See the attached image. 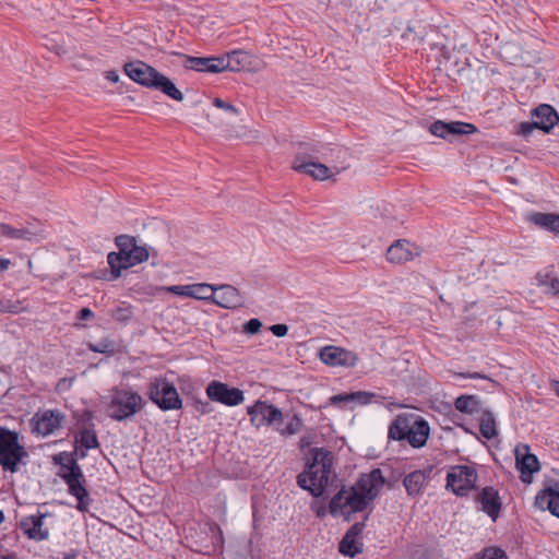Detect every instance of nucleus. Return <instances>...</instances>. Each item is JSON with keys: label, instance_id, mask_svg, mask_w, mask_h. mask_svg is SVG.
<instances>
[{"label": "nucleus", "instance_id": "nucleus-1", "mask_svg": "<svg viewBox=\"0 0 559 559\" xmlns=\"http://www.w3.org/2000/svg\"><path fill=\"white\" fill-rule=\"evenodd\" d=\"M385 479L380 468L362 474L349 488H342L331 500L329 509L332 515H346L360 512L379 495Z\"/></svg>", "mask_w": 559, "mask_h": 559}, {"label": "nucleus", "instance_id": "nucleus-2", "mask_svg": "<svg viewBox=\"0 0 559 559\" xmlns=\"http://www.w3.org/2000/svg\"><path fill=\"white\" fill-rule=\"evenodd\" d=\"M311 462H307L306 468L297 477L300 488L311 492L313 497H321L330 481L333 457L324 449L310 451Z\"/></svg>", "mask_w": 559, "mask_h": 559}, {"label": "nucleus", "instance_id": "nucleus-3", "mask_svg": "<svg viewBox=\"0 0 559 559\" xmlns=\"http://www.w3.org/2000/svg\"><path fill=\"white\" fill-rule=\"evenodd\" d=\"M428 423L415 414H400L389 426V438L406 441L412 448H423L429 437Z\"/></svg>", "mask_w": 559, "mask_h": 559}, {"label": "nucleus", "instance_id": "nucleus-4", "mask_svg": "<svg viewBox=\"0 0 559 559\" xmlns=\"http://www.w3.org/2000/svg\"><path fill=\"white\" fill-rule=\"evenodd\" d=\"M144 404L143 397L131 388H114L107 404V414L114 420L123 421L139 413Z\"/></svg>", "mask_w": 559, "mask_h": 559}, {"label": "nucleus", "instance_id": "nucleus-5", "mask_svg": "<svg viewBox=\"0 0 559 559\" xmlns=\"http://www.w3.org/2000/svg\"><path fill=\"white\" fill-rule=\"evenodd\" d=\"M27 456L25 447L20 443L19 433L0 425V466L2 469L15 473L19 469V464L23 463Z\"/></svg>", "mask_w": 559, "mask_h": 559}, {"label": "nucleus", "instance_id": "nucleus-6", "mask_svg": "<svg viewBox=\"0 0 559 559\" xmlns=\"http://www.w3.org/2000/svg\"><path fill=\"white\" fill-rule=\"evenodd\" d=\"M150 400L162 411L180 409L182 401L176 386L165 378H154L147 390Z\"/></svg>", "mask_w": 559, "mask_h": 559}, {"label": "nucleus", "instance_id": "nucleus-7", "mask_svg": "<svg viewBox=\"0 0 559 559\" xmlns=\"http://www.w3.org/2000/svg\"><path fill=\"white\" fill-rule=\"evenodd\" d=\"M477 479L478 475L475 467L455 465L447 474V489L456 496L464 497L475 488Z\"/></svg>", "mask_w": 559, "mask_h": 559}, {"label": "nucleus", "instance_id": "nucleus-8", "mask_svg": "<svg viewBox=\"0 0 559 559\" xmlns=\"http://www.w3.org/2000/svg\"><path fill=\"white\" fill-rule=\"evenodd\" d=\"M136 238L129 235H120L115 239V243L118 247V252H110L107 257L108 264L111 269V274L115 278L119 277L122 270H127L132 266V253Z\"/></svg>", "mask_w": 559, "mask_h": 559}, {"label": "nucleus", "instance_id": "nucleus-9", "mask_svg": "<svg viewBox=\"0 0 559 559\" xmlns=\"http://www.w3.org/2000/svg\"><path fill=\"white\" fill-rule=\"evenodd\" d=\"M247 411L251 424L257 428L275 425L283 420L281 409L264 401H257Z\"/></svg>", "mask_w": 559, "mask_h": 559}, {"label": "nucleus", "instance_id": "nucleus-10", "mask_svg": "<svg viewBox=\"0 0 559 559\" xmlns=\"http://www.w3.org/2000/svg\"><path fill=\"white\" fill-rule=\"evenodd\" d=\"M429 132L449 142L455 136L469 135L477 132V128L469 122L437 120L429 127Z\"/></svg>", "mask_w": 559, "mask_h": 559}, {"label": "nucleus", "instance_id": "nucleus-11", "mask_svg": "<svg viewBox=\"0 0 559 559\" xmlns=\"http://www.w3.org/2000/svg\"><path fill=\"white\" fill-rule=\"evenodd\" d=\"M206 395L213 402L227 406H236L243 401V392L237 388H229L221 381H212L206 388Z\"/></svg>", "mask_w": 559, "mask_h": 559}, {"label": "nucleus", "instance_id": "nucleus-12", "mask_svg": "<svg viewBox=\"0 0 559 559\" xmlns=\"http://www.w3.org/2000/svg\"><path fill=\"white\" fill-rule=\"evenodd\" d=\"M75 472L61 473L60 476L69 487V492L78 499V509L86 511L91 499L87 490L83 486L84 476L80 466L74 467Z\"/></svg>", "mask_w": 559, "mask_h": 559}, {"label": "nucleus", "instance_id": "nucleus-13", "mask_svg": "<svg viewBox=\"0 0 559 559\" xmlns=\"http://www.w3.org/2000/svg\"><path fill=\"white\" fill-rule=\"evenodd\" d=\"M126 74L135 83L153 88L159 72L143 61L128 62L123 67Z\"/></svg>", "mask_w": 559, "mask_h": 559}, {"label": "nucleus", "instance_id": "nucleus-14", "mask_svg": "<svg viewBox=\"0 0 559 559\" xmlns=\"http://www.w3.org/2000/svg\"><path fill=\"white\" fill-rule=\"evenodd\" d=\"M292 167L296 171L309 175L317 180H325L333 175L328 166L316 163L311 157L301 154L295 156Z\"/></svg>", "mask_w": 559, "mask_h": 559}, {"label": "nucleus", "instance_id": "nucleus-15", "mask_svg": "<svg viewBox=\"0 0 559 559\" xmlns=\"http://www.w3.org/2000/svg\"><path fill=\"white\" fill-rule=\"evenodd\" d=\"M320 358L330 366L354 367L358 361L355 353L336 346L323 347L320 350Z\"/></svg>", "mask_w": 559, "mask_h": 559}, {"label": "nucleus", "instance_id": "nucleus-16", "mask_svg": "<svg viewBox=\"0 0 559 559\" xmlns=\"http://www.w3.org/2000/svg\"><path fill=\"white\" fill-rule=\"evenodd\" d=\"M217 292L214 293L212 304L224 309H236L245 304L241 293L233 285H216Z\"/></svg>", "mask_w": 559, "mask_h": 559}, {"label": "nucleus", "instance_id": "nucleus-17", "mask_svg": "<svg viewBox=\"0 0 559 559\" xmlns=\"http://www.w3.org/2000/svg\"><path fill=\"white\" fill-rule=\"evenodd\" d=\"M365 530V523H355L344 535L340 542V552L354 558L362 550V543L360 540L361 534Z\"/></svg>", "mask_w": 559, "mask_h": 559}, {"label": "nucleus", "instance_id": "nucleus-18", "mask_svg": "<svg viewBox=\"0 0 559 559\" xmlns=\"http://www.w3.org/2000/svg\"><path fill=\"white\" fill-rule=\"evenodd\" d=\"M47 513L32 514L25 516L20 522V527L23 533L31 539L44 540L49 536V530L44 526V519Z\"/></svg>", "mask_w": 559, "mask_h": 559}, {"label": "nucleus", "instance_id": "nucleus-19", "mask_svg": "<svg viewBox=\"0 0 559 559\" xmlns=\"http://www.w3.org/2000/svg\"><path fill=\"white\" fill-rule=\"evenodd\" d=\"M419 252L417 247L406 239H399L386 250V259L394 264H403L413 260Z\"/></svg>", "mask_w": 559, "mask_h": 559}, {"label": "nucleus", "instance_id": "nucleus-20", "mask_svg": "<svg viewBox=\"0 0 559 559\" xmlns=\"http://www.w3.org/2000/svg\"><path fill=\"white\" fill-rule=\"evenodd\" d=\"M63 418L59 411L48 409L40 415L36 414L33 430L41 436L51 435L61 427Z\"/></svg>", "mask_w": 559, "mask_h": 559}, {"label": "nucleus", "instance_id": "nucleus-21", "mask_svg": "<svg viewBox=\"0 0 559 559\" xmlns=\"http://www.w3.org/2000/svg\"><path fill=\"white\" fill-rule=\"evenodd\" d=\"M476 501L480 504V510L496 521L501 511V500L498 490L487 486L477 495Z\"/></svg>", "mask_w": 559, "mask_h": 559}, {"label": "nucleus", "instance_id": "nucleus-22", "mask_svg": "<svg viewBox=\"0 0 559 559\" xmlns=\"http://www.w3.org/2000/svg\"><path fill=\"white\" fill-rule=\"evenodd\" d=\"M515 461L516 466L521 472V478L523 481H526L525 476H532V474L538 472L539 469L537 457L530 453V447L526 444L516 445Z\"/></svg>", "mask_w": 559, "mask_h": 559}, {"label": "nucleus", "instance_id": "nucleus-23", "mask_svg": "<svg viewBox=\"0 0 559 559\" xmlns=\"http://www.w3.org/2000/svg\"><path fill=\"white\" fill-rule=\"evenodd\" d=\"M185 67L199 72L219 73L224 71L223 57H186Z\"/></svg>", "mask_w": 559, "mask_h": 559}, {"label": "nucleus", "instance_id": "nucleus-24", "mask_svg": "<svg viewBox=\"0 0 559 559\" xmlns=\"http://www.w3.org/2000/svg\"><path fill=\"white\" fill-rule=\"evenodd\" d=\"M540 509H548L552 515L559 518V483H554L540 491L535 499Z\"/></svg>", "mask_w": 559, "mask_h": 559}, {"label": "nucleus", "instance_id": "nucleus-25", "mask_svg": "<svg viewBox=\"0 0 559 559\" xmlns=\"http://www.w3.org/2000/svg\"><path fill=\"white\" fill-rule=\"evenodd\" d=\"M222 57L224 71L248 70L252 63V56L245 50H233Z\"/></svg>", "mask_w": 559, "mask_h": 559}, {"label": "nucleus", "instance_id": "nucleus-26", "mask_svg": "<svg viewBox=\"0 0 559 559\" xmlns=\"http://www.w3.org/2000/svg\"><path fill=\"white\" fill-rule=\"evenodd\" d=\"M533 117L535 118V126H537V129H540L544 132H549L559 121L557 111L554 107L547 104L539 105L535 108Z\"/></svg>", "mask_w": 559, "mask_h": 559}, {"label": "nucleus", "instance_id": "nucleus-27", "mask_svg": "<svg viewBox=\"0 0 559 559\" xmlns=\"http://www.w3.org/2000/svg\"><path fill=\"white\" fill-rule=\"evenodd\" d=\"M45 238V230L37 223H27L22 227H13L10 239L38 242Z\"/></svg>", "mask_w": 559, "mask_h": 559}, {"label": "nucleus", "instance_id": "nucleus-28", "mask_svg": "<svg viewBox=\"0 0 559 559\" xmlns=\"http://www.w3.org/2000/svg\"><path fill=\"white\" fill-rule=\"evenodd\" d=\"M427 473L424 471H414L404 477L403 485L411 497L418 496L426 483Z\"/></svg>", "mask_w": 559, "mask_h": 559}, {"label": "nucleus", "instance_id": "nucleus-29", "mask_svg": "<svg viewBox=\"0 0 559 559\" xmlns=\"http://www.w3.org/2000/svg\"><path fill=\"white\" fill-rule=\"evenodd\" d=\"M534 225L551 233H559V214L536 212L530 216Z\"/></svg>", "mask_w": 559, "mask_h": 559}, {"label": "nucleus", "instance_id": "nucleus-30", "mask_svg": "<svg viewBox=\"0 0 559 559\" xmlns=\"http://www.w3.org/2000/svg\"><path fill=\"white\" fill-rule=\"evenodd\" d=\"M75 442L81 445V448H84L85 450L96 449L99 447V442L94 429V424H90L85 427H83L76 435H75Z\"/></svg>", "mask_w": 559, "mask_h": 559}, {"label": "nucleus", "instance_id": "nucleus-31", "mask_svg": "<svg viewBox=\"0 0 559 559\" xmlns=\"http://www.w3.org/2000/svg\"><path fill=\"white\" fill-rule=\"evenodd\" d=\"M153 90L163 92L165 95L174 100L181 102L183 94L176 87V85L164 74L159 73Z\"/></svg>", "mask_w": 559, "mask_h": 559}, {"label": "nucleus", "instance_id": "nucleus-32", "mask_svg": "<svg viewBox=\"0 0 559 559\" xmlns=\"http://www.w3.org/2000/svg\"><path fill=\"white\" fill-rule=\"evenodd\" d=\"M455 408L465 414H474L478 411L479 402L474 395H461L454 402Z\"/></svg>", "mask_w": 559, "mask_h": 559}, {"label": "nucleus", "instance_id": "nucleus-33", "mask_svg": "<svg viewBox=\"0 0 559 559\" xmlns=\"http://www.w3.org/2000/svg\"><path fill=\"white\" fill-rule=\"evenodd\" d=\"M217 292L216 285L198 283L192 284L191 298L212 302L214 293Z\"/></svg>", "mask_w": 559, "mask_h": 559}, {"label": "nucleus", "instance_id": "nucleus-34", "mask_svg": "<svg viewBox=\"0 0 559 559\" xmlns=\"http://www.w3.org/2000/svg\"><path fill=\"white\" fill-rule=\"evenodd\" d=\"M55 463L60 466L62 473L75 472L74 467L79 466L73 456L67 452L56 455Z\"/></svg>", "mask_w": 559, "mask_h": 559}, {"label": "nucleus", "instance_id": "nucleus-35", "mask_svg": "<svg viewBox=\"0 0 559 559\" xmlns=\"http://www.w3.org/2000/svg\"><path fill=\"white\" fill-rule=\"evenodd\" d=\"M87 347L90 350H92L94 353H99V354H109L110 355V354H114V352H115V344L109 338H103L96 344L88 343Z\"/></svg>", "mask_w": 559, "mask_h": 559}, {"label": "nucleus", "instance_id": "nucleus-36", "mask_svg": "<svg viewBox=\"0 0 559 559\" xmlns=\"http://www.w3.org/2000/svg\"><path fill=\"white\" fill-rule=\"evenodd\" d=\"M480 433L486 439H492L497 436V429H496V423L495 419L491 416H487L481 419L479 425Z\"/></svg>", "mask_w": 559, "mask_h": 559}, {"label": "nucleus", "instance_id": "nucleus-37", "mask_svg": "<svg viewBox=\"0 0 559 559\" xmlns=\"http://www.w3.org/2000/svg\"><path fill=\"white\" fill-rule=\"evenodd\" d=\"M151 254V248L147 246H139L138 241H135V245L133 247V253L131 257L132 260V266L142 262H145Z\"/></svg>", "mask_w": 559, "mask_h": 559}, {"label": "nucleus", "instance_id": "nucleus-38", "mask_svg": "<svg viewBox=\"0 0 559 559\" xmlns=\"http://www.w3.org/2000/svg\"><path fill=\"white\" fill-rule=\"evenodd\" d=\"M132 316L133 311L130 306H119L111 311V318L120 323H128Z\"/></svg>", "mask_w": 559, "mask_h": 559}, {"label": "nucleus", "instance_id": "nucleus-39", "mask_svg": "<svg viewBox=\"0 0 559 559\" xmlns=\"http://www.w3.org/2000/svg\"><path fill=\"white\" fill-rule=\"evenodd\" d=\"M302 420L299 416L293 415L290 420L287 423L285 428L281 429V433L284 436H292L301 430Z\"/></svg>", "mask_w": 559, "mask_h": 559}, {"label": "nucleus", "instance_id": "nucleus-40", "mask_svg": "<svg viewBox=\"0 0 559 559\" xmlns=\"http://www.w3.org/2000/svg\"><path fill=\"white\" fill-rule=\"evenodd\" d=\"M373 393L366 391H357L349 393L350 403H357L359 405H367L371 402Z\"/></svg>", "mask_w": 559, "mask_h": 559}, {"label": "nucleus", "instance_id": "nucleus-41", "mask_svg": "<svg viewBox=\"0 0 559 559\" xmlns=\"http://www.w3.org/2000/svg\"><path fill=\"white\" fill-rule=\"evenodd\" d=\"M476 559H508L506 552L500 548H486Z\"/></svg>", "mask_w": 559, "mask_h": 559}, {"label": "nucleus", "instance_id": "nucleus-42", "mask_svg": "<svg viewBox=\"0 0 559 559\" xmlns=\"http://www.w3.org/2000/svg\"><path fill=\"white\" fill-rule=\"evenodd\" d=\"M166 290L177 295V296H183V297H190L192 296V284L191 285H173L166 287Z\"/></svg>", "mask_w": 559, "mask_h": 559}, {"label": "nucleus", "instance_id": "nucleus-43", "mask_svg": "<svg viewBox=\"0 0 559 559\" xmlns=\"http://www.w3.org/2000/svg\"><path fill=\"white\" fill-rule=\"evenodd\" d=\"M20 310H22L20 301H13L10 299L0 300L1 312L17 313Z\"/></svg>", "mask_w": 559, "mask_h": 559}, {"label": "nucleus", "instance_id": "nucleus-44", "mask_svg": "<svg viewBox=\"0 0 559 559\" xmlns=\"http://www.w3.org/2000/svg\"><path fill=\"white\" fill-rule=\"evenodd\" d=\"M261 328H262V322L259 319L253 318L243 324L242 331L246 334L252 335V334H257Z\"/></svg>", "mask_w": 559, "mask_h": 559}, {"label": "nucleus", "instance_id": "nucleus-45", "mask_svg": "<svg viewBox=\"0 0 559 559\" xmlns=\"http://www.w3.org/2000/svg\"><path fill=\"white\" fill-rule=\"evenodd\" d=\"M213 105L215 107L219 108V109H223L225 111L231 112L234 115H238L239 114L238 109L234 105H231V104H229V103H227V102H225V100H223V99H221L218 97L213 99Z\"/></svg>", "mask_w": 559, "mask_h": 559}, {"label": "nucleus", "instance_id": "nucleus-46", "mask_svg": "<svg viewBox=\"0 0 559 559\" xmlns=\"http://www.w3.org/2000/svg\"><path fill=\"white\" fill-rule=\"evenodd\" d=\"M331 405L342 407L345 403H350L349 393L336 394L329 400Z\"/></svg>", "mask_w": 559, "mask_h": 559}, {"label": "nucleus", "instance_id": "nucleus-47", "mask_svg": "<svg viewBox=\"0 0 559 559\" xmlns=\"http://www.w3.org/2000/svg\"><path fill=\"white\" fill-rule=\"evenodd\" d=\"M546 290L555 296H559V280L555 277L547 278L544 283Z\"/></svg>", "mask_w": 559, "mask_h": 559}, {"label": "nucleus", "instance_id": "nucleus-48", "mask_svg": "<svg viewBox=\"0 0 559 559\" xmlns=\"http://www.w3.org/2000/svg\"><path fill=\"white\" fill-rule=\"evenodd\" d=\"M537 129V126H535V120L533 122H522L519 124V134H522L524 136L531 134V132Z\"/></svg>", "mask_w": 559, "mask_h": 559}, {"label": "nucleus", "instance_id": "nucleus-49", "mask_svg": "<svg viewBox=\"0 0 559 559\" xmlns=\"http://www.w3.org/2000/svg\"><path fill=\"white\" fill-rule=\"evenodd\" d=\"M270 331L277 337H283L288 332V326L286 324H274L270 328Z\"/></svg>", "mask_w": 559, "mask_h": 559}, {"label": "nucleus", "instance_id": "nucleus-50", "mask_svg": "<svg viewBox=\"0 0 559 559\" xmlns=\"http://www.w3.org/2000/svg\"><path fill=\"white\" fill-rule=\"evenodd\" d=\"M94 318V313L90 308H82L78 312V319L80 320H91Z\"/></svg>", "mask_w": 559, "mask_h": 559}, {"label": "nucleus", "instance_id": "nucleus-51", "mask_svg": "<svg viewBox=\"0 0 559 559\" xmlns=\"http://www.w3.org/2000/svg\"><path fill=\"white\" fill-rule=\"evenodd\" d=\"M11 230H12V226L11 225L4 224V223H0V235L1 236H4L5 238L10 239Z\"/></svg>", "mask_w": 559, "mask_h": 559}, {"label": "nucleus", "instance_id": "nucleus-52", "mask_svg": "<svg viewBox=\"0 0 559 559\" xmlns=\"http://www.w3.org/2000/svg\"><path fill=\"white\" fill-rule=\"evenodd\" d=\"M76 550H71L69 552H59L56 559H76L78 557Z\"/></svg>", "mask_w": 559, "mask_h": 559}, {"label": "nucleus", "instance_id": "nucleus-53", "mask_svg": "<svg viewBox=\"0 0 559 559\" xmlns=\"http://www.w3.org/2000/svg\"><path fill=\"white\" fill-rule=\"evenodd\" d=\"M459 377H462V378H469V379H487L486 376H483L478 372H473V373H459L457 374Z\"/></svg>", "mask_w": 559, "mask_h": 559}, {"label": "nucleus", "instance_id": "nucleus-54", "mask_svg": "<svg viewBox=\"0 0 559 559\" xmlns=\"http://www.w3.org/2000/svg\"><path fill=\"white\" fill-rule=\"evenodd\" d=\"M106 79L109 82L117 83L119 81V74L116 71H107Z\"/></svg>", "mask_w": 559, "mask_h": 559}, {"label": "nucleus", "instance_id": "nucleus-55", "mask_svg": "<svg viewBox=\"0 0 559 559\" xmlns=\"http://www.w3.org/2000/svg\"><path fill=\"white\" fill-rule=\"evenodd\" d=\"M10 261L8 259H0V271H5L9 267Z\"/></svg>", "mask_w": 559, "mask_h": 559}, {"label": "nucleus", "instance_id": "nucleus-56", "mask_svg": "<svg viewBox=\"0 0 559 559\" xmlns=\"http://www.w3.org/2000/svg\"><path fill=\"white\" fill-rule=\"evenodd\" d=\"M552 386H554L555 392H556V393H557V395L559 396V381H555V382H554V384H552Z\"/></svg>", "mask_w": 559, "mask_h": 559}, {"label": "nucleus", "instance_id": "nucleus-57", "mask_svg": "<svg viewBox=\"0 0 559 559\" xmlns=\"http://www.w3.org/2000/svg\"><path fill=\"white\" fill-rule=\"evenodd\" d=\"M5 520L4 513L2 510H0V524H2Z\"/></svg>", "mask_w": 559, "mask_h": 559}, {"label": "nucleus", "instance_id": "nucleus-58", "mask_svg": "<svg viewBox=\"0 0 559 559\" xmlns=\"http://www.w3.org/2000/svg\"><path fill=\"white\" fill-rule=\"evenodd\" d=\"M318 516H323L325 514V511L324 510H318L317 512Z\"/></svg>", "mask_w": 559, "mask_h": 559}, {"label": "nucleus", "instance_id": "nucleus-59", "mask_svg": "<svg viewBox=\"0 0 559 559\" xmlns=\"http://www.w3.org/2000/svg\"><path fill=\"white\" fill-rule=\"evenodd\" d=\"M85 456H86V452H85V451H83V450H81V451H80V457H82V459H83V457H85Z\"/></svg>", "mask_w": 559, "mask_h": 559}]
</instances>
